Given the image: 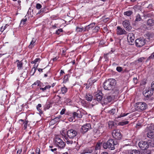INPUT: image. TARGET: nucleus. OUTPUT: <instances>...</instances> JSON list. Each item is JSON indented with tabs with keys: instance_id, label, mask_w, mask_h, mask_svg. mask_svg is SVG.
Here are the masks:
<instances>
[{
	"instance_id": "obj_52",
	"label": "nucleus",
	"mask_w": 154,
	"mask_h": 154,
	"mask_svg": "<svg viewBox=\"0 0 154 154\" xmlns=\"http://www.w3.org/2000/svg\"><path fill=\"white\" fill-rule=\"evenodd\" d=\"M151 88L153 91H154V81L151 84Z\"/></svg>"
},
{
	"instance_id": "obj_24",
	"label": "nucleus",
	"mask_w": 154,
	"mask_h": 154,
	"mask_svg": "<svg viewBox=\"0 0 154 154\" xmlns=\"http://www.w3.org/2000/svg\"><path fill=\"white\" fill-rule=\"evenodd\" d=\"M148 137L152 138L154 137V132L150 131L148 132L147 134Z\"/></svg>"
},
{
	"instance_id": "obj_9",
	"label": "nucleus",
	"mask_w": 154,
	"mask_h": 154,
	"mask_svg": "<svg viewBox=\"0 0 154 154\" xmlns=\"http://www.w3.org/2000/svg\"><path fill=\"white\" fill-rule=\"evenodd\" d=\"M77 134V132L73 129L69 130L67 132L68 136L70 138H73L76 136Z\"/></svg>"
},
{
	"instance_id": "obj_50",
	"label": "nucleus",
	"mask_w": 154,
	"mask_h": 154,
	"mask_svg": "<svg viewBox=\"0 0 154 154\" xmlns=\"http://www.w3.org/2000/svg\"><path fill=\"white\" fill-rule=\"evenodd\" d=\"M128 113H123V114H121L119 117H118V118H120L121 117H124L125 116H127L128 115Z\"/></svg>"
},
{
	"instance_id": "obj_44",
	"label": "nucleus",
	"mask_w": 154,
	"mask_h": 154,
	"mask_svg": "<svg viewBox=\"0 0 154 154\" xmlns=\"http://www.w3.org/2000/svg\"><path fill=\"white\" fill-rule=\"evenodd\" d=\"M145 59V58L143 57H140L138 59L137 61L139 62H142Z\"/></svg>"
},
{
	"instance_id": "obj_56",
	"label": "nucleus",
	"mask_w": 154,
	"mask_h": 154,
	"mask_svg": "<svg viewBox=\"0 0 154 154\" xmlns=\"http://www.w3.org/2000/svg\"><path fill=\"white\" fill-rule=\"evenodd\" d=\"M148 128L149 129H150V130H151L152 129H154V127L153 126H149L148 127Z\"/></svg>"
},
{
	"instance_id": "obj_59",
	"label": "nucleus",
	"mask_w": 154,
	"mask_h": 154,
	"mask_svg": "<svg viewBox=\"0 0 154 154\" xmlns=\"http://www.w3.org/2000/svg\"><path fill=\"white\" fill-rule=\"evenodd\" d=\"M36 70V68H35V67H34L32 69V71H33L34 73L35 71Z\"/></svg>"
},
{
	"instance_id": "obj_58",
	"label": "nucleus",
	"mask_w": 154,
	"mask_h": 154,
	"mask_svg": "<svg viewBox=\"0 0 154 154\" xmlns=\"http://www.w3.org/2000/svg\"><path fill=\"white\" fill-rule=\"evenodd\" d=\"M141 126V124L140 123H137L136 125V128H139V127H138L139 126Z\"/></svg>"
},
{
	"instance_id": "obj_1",
	"label": "nucleus",
	"mask_w": 154,
	"mask_h": 154,
	"mask_svg": "<svg viewBox=\"0 0 154 154\" xmlns=\"http://www.w3.org/2000/svg\"><path fill=\"white\" fill-rule=\"evenodd\" d=\"M116 80L112 79H110L106 81L104 83L103 87L105 90H111L113 89L116 84Z\"/></svg>"
},
{
	"instance_id": "obj_37",
	"label": "nucleus",
	"mask_w": 154,
	"mask_h": 154,
	"mask_svg": "<svg viewBox=\"0 0 154 154\" xmlns=\"http://www.w3.org/2000/svg\"><path fill=\"white\" fill-rule=\"evenodd\" d=\"M116 112V109H113L109 111V113L111 115H114Z\"/></svg>"
},
{
	"instance_id": "obj_47",
	"label": "nucleus",
	"mask_w": 154,
	"mask_h": 154,
	"mask_svg": "<svg viewBox=\"0 0 154 154\" xmlns=\"http://www.w3.org/2000/svg\"><path fill=\"white\" fill-rule=\"evenodd\" d=\"M42 8V5L40 4H37L36 5V8L38 9H40Z\"/></svg>"
},
{
	"instance_id": "obj_14",
	"label": "nucleus",
	"mask_w": 154,
	"mask_h": 154,
	"mask_svg": "<svg viewBox=\"0 0 154 154\" xmlns=\"http://www.w3.org/2000/svg\"><path fill=\"white\" fill-rule=\"evenodd\" d=\"M75 115L74 112L72 113H71L69 114L68 118L70 122H72L75 121Z\"/></svg>"
},
{
	"instance_id": "obj_19",
	"label": "nucleus",
	"mask_w": 154,
	"mask_h": 154,
	"mask_svg": "<svg viewBox=\"0 0 154 154\" xmlns=\"http://www.w3.org/2000/svg\"><path fill=\"white\" fill-rule=\"evenodd\" d=\"M85 98L87 100L91 101L92 100L93 97L91 94H86Z\"/></svg>"
},
{
	"instance_id": "obj_11",
	"label": "nucleus",
	"mask_w": 154,
	"mask_h": 154,
	"mask_svg": "<svg viewBox=\"0 0 154 154\" xmlns=\"http://www.w3.org/2000/svg\"><path fill=\"white\" fill-rule=\"evenodd\" d=\"M122 24L125 28L128 30H130L131 29V26L130 23L128 20H125L122 22Z\"/></svg>"
},
{
	"instance_id": "obj_23",
	"label": "nucleus",
	"mask_w": 154,
	"mask_h": 154,
	"mask_svg": "<svg viewBox=\"0 0 154 154\" xmlns=\"http://www.w3.org/2000/svg\"><path fill=\"white\" fill-rule=\"evenodd\" d=\"M94 82H93L92 81V80L91 79H89L87 85L86 86V88L87 89L89 88L90 87L91 85Z\"/></svg>"
},
{
	"instance_id": "obj_27",
	"label": "nucleus",
	"mask_w": 154,
	"mask_h": 154,
	"mask_svg": "<svg viewBox=\"0 0 154 154\" xmlns=\"http://www.w3.org/2000/svg\"><path fill=\"white\" fill-rule=\"evenodd\" d=\"M51 87V86L49 85H47L44 88H40V89L42 90L43 91H45L47 89L50 88Z\"/></svg>"
},
{
	"instance_id": "obj_26",
	"label": "nucleus",
	"mask_w": 154,
	"mask_h": 154,
	"mask_svg": "<svg viewBox=\"0 0 154 154\" xmlns=\"http://www.w3.org/2000/svg\"><path fill=\"white\" fill-rule=\"evenodd\" d=\"M76 31L78 32H82L83 31H85L84 28L79 27L78 26L77 27L76 29Z\"/></svg>"
},
{
	"instance_id": "obj_41",
	"label": "nucleus",
	"mask_w": 154,
	"mask_h": 154,
	"mask_svg": "<svg viewBox=\"0 0 154 154\" xmlns=\"http://www.w3.org/2000/svg\"><path fill=\"white\" fill-rule=\"evenodd\" d=\"M40 82L38 80H37L36 82H34V84H33L32 85V87H33V86L34 85H37V86H38L40 85Z\"/></svg>"
},
{
	"instance_id": "obj_42",
	"label": "nucleus",
	"mask_w": 154,
	"mask_h": 154,
	"mask_svg": "<svg viewBox=\"0 0 154 154\" xmlns=\"http://www.w3.org/2000/svg\"><path fill=\"white\" fill-rule=\"evenodd\" d=\"M27 20V18L22 19L21 21L20 24L24 25Z\"/></svg>"
},
{
	"instance_id": "obj_46",
	"label": "nucleus",
	"mask_w": 154,
	"mask_h": 154,
	"mask_svg": "<svg viewBox=\"0 0 154 154\" xmlns=\"http://www.w3.org/2000/svg\"><path fill=\"white\" fill-rule=\"evenodd\" d=\"M116 70L117 71L120 72L122 71V69L121 67L119 66L116 68Z\"/></svg>"
},
{
	"instance_id": "obj_6",
	"label": "nucleus",
	"mask_w": 154,
	"mask_h": 154,
	"mask_svg": "<svg viewBox=\"0 0 154 154\" xmlns=\"http://www.w3.org/2000/svg\"><path fill=\"white\" fill-rule=\"evenodd\" d=\"M113 137L117 140L120 139L122 137L121 133L119 129H116L113 130L112 132Z\"/></svg>"
},
{
	"instance_id": "obj_10",
	"label": "nucleus",
	"mask_w": 154,
	"mask_h": 154,
	"mask_svg": "<svg viewBox=\"0 0 154 154\" xmlns=\"http://www.w3.org/2000/svg\"><path fill=\"white\" fill-rule=\"evenodd\" d=\"M127 39L130 45H132L134 43L135 38L134 34L132 33H130L127 35Z\"/></svg>"
},
{
	"instance_id": "obj_32",
	"label": "nucleus",
	"mask_w": 154,
	"mask_h": 154,
	"mask_svg": "<svg viewBox=\"0 0 154 154\" xmlns=\"http://www.w3.org/2000/svg\"><path fill=\"white\" fill-rule=\"evenodd\" d=\"M148 142L149 144V146L154 147V140L153 139L152 140H151L150 141H149Z\"/></svg>"
},
{
	"instance_id": "obj_51",
	"label": "nucleus",
	"mask_w": 154,
	"mask_h": 154,
	"mask_svg": "<svg viewBox=\"0 0 154 154\" xmlns=\"http://www.w3.org/2000/svg\"><path fill=\"white\" fill-rule=\"evenodd\" d=\"M133 81L134 83L136 84L137 83V78H134L133 79Z\"/></svg>"
},
{
	"instance_id": "obj_39",
	"label": "nucleus",
	"mask_w": 154,
	"mask_h": 154,
	"mask_svg": "<svg viewBox=\"0 0 154 154\" xmlns=\"http://www.w3.org/2000/svg\"><path fill=\"white\" fill-rule=\"evenodd\" d=\"M27 124L28 121H25L23 122V127L24 129L26 128Z\"/></svg>"
},
{
	"instance_id": "obj_29",
	"label": "nucleus",
	"mask_w": 154,
	"mask_h": 154,
	"mask_svg": "<svg viewBox=\"0 0 154 154\" xmlns=\"http://www.w3.org/2000/svg\"><path fill=\"white\" fill-rule=\"evenodd\" d=\"M130 154H140V153L139 151L136 149L130 151Z\"/></svg>"
},
{
	"instance_id": "obj_53",
	"label": "nucleus",
	"mask_w": 154,
	"mask_h": 154,
	"mask_svg": "<svg viewBox=\"0 0 154 154\" xmlns=\"http://www.w3.org/2000/svg\"><path fill=\"white\" fill-rule=\"evenodd\" d=\"M66 109H63L60 112V113L61 115H63L65 113Z\"/></svg>"
},
{
	"instance_id": "obj_21",
	"label": "nucleus",
	"mask_w": 154,
	"mask_h": 154,
	"mask_svg": "<svg viewBox=\"0 0 154 154\" xmlns=\"http://www.w3.org/2000/svg\"><path fill=\"white\" fill-rule=\"evenodd\" d=\"M147 24L149 26H151L153 25L154 22L153 20L152 19L148 20L147 22Z\"/></svg>"
},
{
	"instance_id": "obj_22",
	"label": "nucleus",
	"mask_w": 154,
	"mask_h": 154,
	"mask_svg": "<svg viewBox=\"0 0 154 154\" xmlns=\"http://www.w3.org/2000/svg\"><path fill=\"white\" fill-rule=\"evenodd\" d=\"M96 99L98 101H100L102 99V96L101 95L97 94L96 95Z\"/></svg>"
},
{
	"instance_id": "obj_16",
	"label": "nucleus",
	"mask_w": 154,
	"mask_h": 154,
	"mask_svg": "<svg viewBox=\"0 0 154 154\" xmlns=\"http://www.w3.org/2000/svg\"><path fill=\"white\" fill-rule=\"evenodd\" d=\"M113 100V98L112 97L108 96L104 99L103 102L104 104H107L111 102Z\"/></svg>"
},
{
	"instance_id": "obj_49",
	"label": "nucleus",
	"mask_w": 154,
	"mask_h": 154,
	"mask_svg": "<svg viewBox=\"0 0 154 154\" xmlns=\"http://www.w3.org/2000/svg\"><path fill=\"white\" fill-rule=\"evenodd\" d=\"M7 26V24L5 26H2L1 29V31L2 32H3L4 30L6 28V26Z\"/></svg>"
},
{
	"instance_id": "obj_40",
	"label": "nucleus",
	"mask_w": 154,
	"mask_h": 154,
	"mask_svg": "<svg viewBox=\"0 0 154 154\" xmlns=\"http://www.w3.org/2000/svg\"><path fill=\"white\" fill-rule=\"evenodd\" d=\"M40 61V59L39 58H37L35 60L31 62V63H35L38 62H39Z\"/></svg>"
},
{
	"instance_id": "obj_64",
	"label": "nucleus",
	"mask_w": 154,
	"mask_h": 154,
	"mask_svg": "<svg viewBox=\"0 0 154 154\" xmlns=\"http://www.w3.org/2000/svg\"><path fill=\"white\" fill-rule=\"evenodd\" d=\"M102 154H108V153L106 152H103Z\"/></svg>"
},
{
	"instance_id": "obj_34",
	"label": "nucleus",
	"mask_w": 154,
	"mask_h": 154,
	"mask_svg": "<svg viewBox=\"0 0 154 154\" xmlns=\"http://www.w3.org/2000/svg\"><path fill=\"white\" fill-rule=\"evenodd\" d=\"M65 103H66L68 105H72V101L71 100L69 99H66L65 100Z\"/></svg>"
},
{
	"instance_id": "obj_18",
	"label": "nucleus",
	"mask_w": 154,
	"mask_h": 154,
	"mask_svg": "<svg viewBox=\"0 0 154 154\" xmlns=\"http://www.w3.org/2000/svg\"><path fill=\"white\" fill-rule=\"evenodd\" d=\"M16 62L17 63L18 69H22L23 63L21 61H20L17 60L16 61Z\"/></svg>"
},
{
	"instance_id": "obj_55",
	"label": "nucleus",
	"mask_w": 154,
	"mask_h": 154,
	"mask_svg": "<svg viewBox=\"0 0 154 154\" xmlns=\"http://www.w3.org/2000/svg\"><path fill=\"white\" fill-rule=\"evenodd\" d=\"M22 152V149H19L17 151V154H20Z\"/></svg>"
},
{
	"instance_id": "obj_61",
	"label": "nucleus",
	"mask_w": 154,
	"mask_h": 154,
	"mask_svg": "<svg viewBox=\"0 0 154 154\" xmlns=\"http://www.w3.org/2000/svg\"><path fill=\"white\" fill-rule=\"evenodd\" d=\"M43 10H42V9H41L38 12V14H40L41 13L42 11H43Z\"/></svg>"
},
{
	"instance_id": "obj_43",
	"label": "nucleus",
	"mask_w": 154,
	"mask_h": 154,
	"mask_svg": "<svg viewBox=\"0 0 154 154\" xmlns=\"http://www.w3.org/2000/svg\"><path fill=\"white\" fill-rule=\"evenodd\" d=\"M41 105L40 104H38L37 106V109L38 111L40 112L41 111V109H40V108L41 107Z\"/></svg>"
},
{
	"instance_id": "obj_36",
	"label": "nucleus",
	"mask_w": 154,
	"mask_h": 154,
	"mask_svg": "<svg viewBox=\"0 0 154 154\" xmlns=\"http://www.w3.org/2000/svg\"><path fill=\"white\" fill-rule=\"evenodd\" d=\"M109 126V128H112V127L114 126V122L112 121H109L108 122Z\"/></svg>"
},
{
	"instance_id": "obj_20",
	"label": "nucleus",
	"mask_w": 154,
	"mask_h": 154,
	"mask_svg": "<svg viewBox=\"0 0 154 154\" xmlns=\"http://www.w3.org/2000/svg\"><path fill=\"white\" fill-rule=\"evenodd\" d=\"M92 152V149H86L82 151L80 153L81 154H85L86 153H91Z\"/></svg>"
},
{
	"instance_id": "obj_25",
	"label": "nucleus",
	"mask_w": 154,
	"mask_h": 154,
	"mask_svg": "<svg viewBox=\"0 0 154 154\" xmlns=\"http://www.w3.org/2000/svg\"><path fill=\"white\" fill-rule=\"evenodd\" d=\"M35 41L36 39L35 38H33L29 45V48H32L35 45Z\"/></svg>"
},
{
	"instance_id": "obj_45",
	"label": "nucleus",
	"mask_w": 154,
	"mask_h": 154,
	"mask_svg": "<svg viewBox=\"0 0 154 154\" xmlns=\"http://www.w3.org/2000/svg\"><path fill=\"white\" fill-rule=\"evenodd\" d=\"M63 30L62 29H58L57 30L56 32V33L57 35H59L60 32H62Z\"/></svg>"
},
{
	"instance_id": "obj_54",
	"label": "nucleus",
	"mask_w": 154,
	"mask_h": 154,
	"mask_svg": "<svg viewBox=\"0 0 154 154\" xmlns=\"http://www.w3.org/2000/svg\"><path fill=\"white\" fill-rule=\"evenodd\" d=\"M66 143L67 144H72L73 143V141L72 140H67Z\"/></svg>"
},
{
	"instance_id": "obj_2",
	"label": "nucleus",
	"mask_w": 154,
	"mask_h": 154,
	"mask_svg": "<svg viewBox=\"0 0 154 154\" xmlns=\"http://www.w3.org/2000/svg\"><path fill=\"white\" fill-rule=\"evenodd\" d=\"M147 107V104L143 102H137L136 103L135 105V109L139 112H141L145 110Z\"/></svg>"
},
{
	"instance_id": "obj_7",
	"label": "nucleus",
	"mask_w": 154,
	"mask_h": 154,
	"mask_svg": "<svg viewBox=\"0 0 154 154\" xmlns=\"http://www.w3.org/2000/svg\"><path fill=\"white\" fill-rule=\"evenodd\" d=\"M135 44L138 47H141L146 43V40L144 38H140L135 40Z\"/></svg>"
},
{
	"instance_id": "obj_17",
	"label": "nucleus",
	"mask_w": 154,
	"mask_h": 154,
	"mask_svg": "<svg viewBox=\"0 0 154 154\" xmlns=\"http://www.w3.org/2000/svg\"><path fill=\"white\" fill-rule=\"evenodd\" d=\"M82 110H79L77 111L76 112H74L75 115V117L81 118L82 116L83 113Z\"/></svg>"
},
{
	"instance_id": "obj_4",
	"label": "nucleus",
	"mask_w": 154,
	"mask_h": 154,
	"mask_svg": "<svg viewBox=\"0 0 154 154\" xmlns=\"http://www.w3.org/2000/svg\"><path fill=\"white\" fill-rule=\"evenodd\" d=\"M153 91L150 88L144 91L143 92V94L145 97L146 100H152V96L153 95Z\"/></svg>"
},
{
	"instance_id": "obj_48",
	"label": "nucleus",
	"mask_w": 154,
	"mask_h": 154,
	"mask_svg": "<svg viewBox=\"0 0 154 154\" xmlns=\"http://www.w3.org/2000/svg\"><path fill=\"white\" fill-rule=\"evenodd\" d=\"M100 29V27L99 26H97L95 27L94 28V32H97Z\"/></svg>"
},
{
	"instance_id": "obj_12",
	"label": "nucleus",
	"mask_w": 154,
	"mask_h": 154,
	"mask_svg": "<svg viewBox=\"0 0 154 154\" xmlns=\"http://www.w3.org/2000/svg\"><path fill=\"white\" fill-rule=\"evenodd\" d=\"M91 125L89 124H86L83 125L81 128V132L83 133L87 132L91 128Z\"/></svg>"
},
{
	"instance_id": "obj_3",
	"label": "nucleus",
	"mask_w": 154,
	"mask_h": 154,
	"mask_svg": "<svg viewBox=\"0 0 154 154\" xmlns=\"http://www.w3.org/2000/svg\"><path fill=\"white\" fill-rule=\"evenodd\" d=\"M115 145L113 140L109 139L106 143H104L103 146L104 149H107L108 148L110 150H112L115 149L114 145Z\"/></svg>"
},
{
	"instance_id": "obj_15",
	"label": "nucleus",
	"mask_w": 154,
	"mask_h": 154,
	"mask_svg": "<svg viewBox=\"0 0 154 154\" xmlns=\"http://www.w3.org/2000/svg\"><path fill=\"white\" fill-rule=\"evenodd\" d=\"M95 23H93L88 26H86L84 27L85 31H88L89 30L92 29V28L95 26Z\"/></svg>"
},
{
	"instance_id": "obj_28",
	"label": "nucleus",
	"mask_w": 154,
	"mask_h": 154,
	"mask_svg": "<svg viewBox=\"0 0 154 154\" xmlns=\"http://www.w3.org/2000/svg\"><path fill=\"white\" fill-rule=\"evenodd\" d=\"M132 13V11H128L126 12H125L124 13V14L125 15H126L128 16H130Z\"/></svg>"
},
{
	"instance_id": "obj_31",
	"label": "nucleus",
	"mask_w": 154,
	"mask_h": 154,
	"mask_svg": "<svg viewBox=\"0 0 154 154\" xmlns=\"http://www.w3.org/2000/svg\"><path fill=\"white\" fill-rule=\"evenodd\" d=\"M128 122H129L128 121L120 122L118 123V125L121 126H123L124 125L127 124H128Z\"/></svg>"
},
{
	"instance_id": "obj_30",
	"label": "nucleus",
	"mask_w": 154,
	"mask_h": 154,
	"mask_svg": "<svg viewBox=\"0 0 154 154\" xmlns=\"http://www.w3.org/2000/svg\"><path fill=\"white\" fill-rule=\"evenodd\" d=\"M102 145V143L100 142L97 143V144L96 146L95 147L96 150L99 149H100Z\"/></svg>"
},
{
	"instance_id": "obj_33",
	"label": "nucleus",
	"mask_w": 154,
	"mask_h": 154,
	"mask_svg": "<svg viewBox=\"0 0 154 154\" xmlns=\"http://www.w3.org/2000/svg\"><path fill=\"white\" fill-rule=\"evenodd\" d=\"M61 116H59L52 119L51 121L52 122L54 121L56 122H58L59 121V119L61 118Z\"/></svg>"
},
{
	"instance_id": "obj_60",
	"label": "nucleus",
	"mask_w": 154,
	"mask_h": 154,
	"mask_svg": "<svg viewBox=\"0 0 154 154\" xmlns=\"http://www.w3.org/2000/svg\"><path fill=\"white\" fill-rule=\"evenodd\" d=\"M36 152H37L38 154H40V149H37L36 151Z\"/></svg>"
},
{
	"instance_id": "obj_35",
	"label": "nucleus",
	"mask_w": 154,
	"mask_h": 154,
	"mask_svg": "<svg viewBox=\"0 0 154 154\" xmlns=\"http://www.w3.org/2000/svg\"><path fill=\"white\" fill-rule=\"evenodd\" d=\"M67 91V88L65 87H63L61 88V91L63 94L65 93Z\"/></svg>"
},
{
	"instance_id": "obj_38",
	"label": "nucleus",
	"mask_w": 154,
	"mask_h": 154,
	"mask_svg": "<svg viewBox=\"0 0 154 154\" xmlns=\"http://www.w3.org/2000/svg\"><path fill=\"white\" fill-rule=\"evenodd\" d=\"M141 18L140 15L139 14H138L136 16V18L135 19V21H140L141 20Z\"/></svg>"
},
{
	"instance_id": "obj_63",
	"label": "nucleus",
	"mask_w": 154,
	"mask_h": 154,
	"mask_svg": "<svg viewBox=\"0 0 154 154\" xmlns=\"http://www.w3.org/2000/svg\"><path fill=\"white\" fill-rule=\"evenodd\" d=\"M57 59H58V57H56L53 58V61H55L56 60H57Z\"/></svg>"
},
{
	"instance_id": "obj_5",
	"label": "nucleus",
	"mask_w": 154,
	"mask_h": 154,
	"mask_svg": "<svg viewBox=\"0 0 154 154\" xmlns=\"http://www.w3.org/2000/svg\"><path fill=\"white\" fill-rule=\"evenodd\" d=\"M54 142L55 144L60 148H63L65 146V143L60 138L56 137L55 138Z\"/></svg>"
},
{
	"instance_id": "obj_57",
	"label": "nucleus",
	"mask_w": 154,
	"mask_h": 154,
	"mask_svg": "<svg viewBox=\"0 0 154 154\" xmlns=\"http://www.w3.org/2000/svg\"><path fill=\"white\" fill-rule=\"evenodd\" d=\"M154 57V52L152 54L151 56H150L149 58H152Z\"/></svg>"
},
{
	"instance_id": "obj_62",
	"label": "nucleus",
	"mask_w": 154,
	"mask_h": 154,
	"mask_svg": "<svg viewBox=\"0 0 154 154\" xmlns=\"http://www.w3.org/2000/svg\"><path fill=\"white\" fill-rule=\"evenodd\" d=\"M56 150H57V149L56 148H54V149H51V150L52 152H54V151H56Z\"/></svg>"
},
{
	"instance_id": "obj_8",
	"label": "nucleus",
	"mask_w": 154,
	"mask_h": 154,
	"mask_svg": "<svg viewBox=\"0 0 154 154\" xmlns=\"http://www.w3.org/2000/svg\"><path fill=\"white\" fill-rule=\"evenodd\" d=\"M138 145L140 148L143 150L146 149L149 146L148 142L143 141L140 142Z\"/></svg>"
},
{
	"instance_id": "obj_13",
	"label": "nucleus",
	"mask_w": 154,
	"mask_h": 154,
	"mask_svg": "<svg viewBox=\"0 0 154 154\" xmlns=\"http://www.w3.org/2000/svg\"><path fill=\"white\" fill-rule=\"evenodd\" d=\"M116 32L118 35H121L126 34V32L124 29L119 26L117 27Z\"/></svg>"
}]
</instances>
